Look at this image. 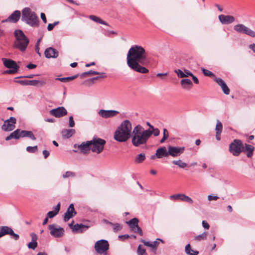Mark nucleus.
I'll use <instances>...</instances> for the list:
<instances>
[{"mask_svg": "<svg viewBox=\"0 0 255 255\" xmlns=\"http://www.w3.org/2000/svg\"><path fill=\"white\" fill-rule=\"evenodd\" d=\"M56 80H59L63 82H67V77H64V78H58L56 79Z\"/></svg>", "mask_w": 255, "mask_h": 255, "instance_id": "62", "label": "nucleus"}, {"mask_svg": "<svg viewBox=\"0 0 255 255\" xmlns=\"http://www.w3.org/2000/svg\"><path fill=\"white\" fill-rule=\"evenodd\" d=\"M180 201L186 202L190 204H192L193 203V200L190 197L186 196L184 194H181Z\"/></svg>", "mask_w": 255, "mask_h": 255, "instance_id": "39", "label": "nucleus"}, {"mask_svg": "<svg viewBox=\"0 0 255 255\" xmlns=\"http://www.w3.org/2000/svg\"><path fill=\"white\" fill-rule=\"evenodd\" d=\"M254 147L251 145L245 144V149L247 152V155L248 157H250L253 155V152L254 150Z\"/></svg>", "mask_w": 255, "mask_h": 255, "instance_id": "35", "label": "nucleus"}, {"mask_svg": "<svg viewBox=\"0 0 255 255\" xmlns=\"http://www.w3.org/2000/svg\"><path fill=\"white\" fill-rule=\"evenodd\" d=\"M69 126L71 128L74 127L75 126V122H74L73 118L72 116H70L69 117Z\"/></svg>", "mask_w": 255, "mask_h": 255, "instance_id": "54", "label": "nucleus"}, {"mask_svg": "<svg viewBox=\"0 0 255 255\" xmlns=\"http://www.w3.org/2000/svg\"><path fill=\"white\" fill-rule=\"evenodd\" d=\"M169 198L172 200H180L181 194L171 195Z\"/></svg>", "mask_w": 255, "mask_h": 255, "instance_id": "49", "label": "nucleus"}, {"mask_svg": "<svg viewBox=\"0 0 255 255\" xmlns=\"http://www.w3.org/2000/svg\"><path fill=\"white\" fill-rule=\"evenodd\" d=\"M42 153L45 158H46L49 155V152L46 150H44Z\"/></svg>", "mask_w": 255, "mask_h": 255, "instance_id": "59", "label": "nucleus"}, {"mask_svg": "<svg viewBox=\"0 0 255 255\" xmlns=\"http://www.w3.org/2000/svg\"><path fill=\"white\" fill-rule=\"evenodd\" d=\"M215 81L217 82V83H218V85L221 86L223 92L225 94L229 95L230 94V89L223 80L219 78H215Z\"/></svg>", "mask_w": 255, "mask_h": 255, "instance_id": "23", "label": "nucleus"}, {"mask_svg": "<svg viewBox=\"0 0 255 255\" xmlns=\"http://www.w3.org/2000/svg\"><path fill=\"white\" fill-rule=\"evenodd\" d=\"M244 148L243 144L240 140L235 139L230 145V151L234 155L238 156Z\"/></svg>", "mask_w": 255, "mask_h": 255, "instance_id": "9", "label": "nucleus"}, {"mask_svg": "<svg viewBox=\"0 0 255 255\" xmlns=\"http://www.w3.org/2000/svg\"><path fill=\"white\" fill-rule=\"evenodd\" d=\"M91 141H87L86 142H83L80 145L77 146L76 144L74 145L75 148L77 147L81 152L86 154L87 153L90 149Z\"/></svg>", "mask_w": 255, "mask_h": 255, "instance_id": "22", "label": "nucleus"}, {"mask_svg": "<svg viewBox=\"0 0 255 255\" xmlns=\"http://www.w3.org/2000/svg\"><path fill=\"white\" fill-rule=\"evenodd\" d=\"M76 214L75 211L74 205L71 204L67 210L66 212L64 214V220L65 222H67L70 219L73 217Z\"/></svg>", "mask_w": 255, "mask_h": 255, "instance_id": "20", "label": "nucleus"}, {"mask_svg": "<svg viewBox=\"0 0 255 255\" xmlns=\"http://www.w3.org/2000/svg\"><path fill=\"white\" fill-rule=\"evenodd\" d=\"M26 150L30 153H34L37 150V146L36 145L34 146H27Z\"/></svg>", "mask_w": 255, "mask_h": 255, "instance_id": "45", "label": "nucleus"}, {"mask_svg": "<svg viewBox=\"0 0 255 255\" xmlns=\"http://www.w3.org/2000/svg\"><path fill=\"white\" fill-rule=\"evenodd\" d=\"M191 77H192V80L194 83H195L196 84H198L199 83V80H198V78L195 76H194L192 74V76H191Z\"/></svg>", "mask_w": 255, "mask_h": 255, "instance_id": "58", "label": "nucleus"}, {"mask_svg": "<svg viewBox=\"0 0 255 255\" xmlns=\"http://www.w3.org/2000/svg\"><path fill=\"white\" fill-rule=\"evenodd\" d=\"M75 132L74 129H64L62 130L61 134L63 138H68L71 137Z\"/></svg>", "mask_w": 255, "mask_h": 255, "instance_id": "28", "label": "nucleus"}, {"mask_svg": "<svg viewBox=\"0 0 255 255\" xmlns=\"http://www.w3.org/2000/svg\"><path fill=\"white\" fill-rule=\"evenodd\" d=\"M109 248L108 242L105 240H101L96 242L95 249L99 254H104L106 252Z\"/></svg>", "mask_w": 255, "mask_h": 255, "instance_id": "10", "label": "nucleus"}, {"mask_svg": "<svg viewBox=\"0 0 255 255\" xmlns=\"http://www.w3.org/2000/svg\"><path fill=\"white\" fill-rule=\"evenodd\" d=\"M41 18L42 19V20H43V22L44 23H46L47 21H46V16L45 15V14L44 13H41Z\"/></svg>", "mask_w": 255, "mask_h": 255, "instance_id": "60", "label": "nucleus"}, {"mask_svg": "<svg viewBox=\"0 0 255 255\" xmlns=\"http://www.w3.org/2000/svg\"><path fill=\"white\" fill-rule=\"evenodd\" d=\"M145 250L143 248L141 247V245H139L137 249L138 255H145Z\"/></svg>", "mask_w": 255, "mask_h": 255, "instance_id": "46", "label": "nucleus"}, {"mask_svg": "<svg viewBox=\"0 0 255 255\" xmlns=\"http://www.w3.org/2000/svg\"><path fill=\"white\" fill-rule=\"evenodd\" d=\"M151 136V132L144 129L140 125L135 126L131 135V142L135 147L145 144Z\"/></svg>", "mask_w": 255, "mask_h": 255, "instance_id": "3", "label": "nucleus"}, {"mask_svg": "<svg viewBox=\"0 0 255 255\" xmlns=\"http://www.w3.org/2000/svg\"><path fill=\"white\" fill-rule=\"evenodd\" d=\"M180 84L182 88L186 90H190L193 87V83L189 79H182Z\"/></svg>", "mask_w": 255, "mask_h": 255, "instance_id": "24", "label": "nucleus"}, {"mask_svg": "<svg viewBox=\"0 0 255 255\" xmlns=\"http://www.w3.org/2000/svg\"><path fill=\"white\" fill-rule=\"evenodd\" d=\"M58 23H59L58 21H56V22H54L53 23H49L47 26V30L48 31L52 30L53 29V28L54 27V26L55 25H56L57 24H58Z\"/></svg>", "mask_w": 255, "mask_h": 255, "instance_id": "51", "label": "nucleus"}, {"mask_svg": "<svg viewBox=\"0 0 255 255\" xmlns=\"http://www.w3.org/2000/svg\"><path fill=\"white\" fill-rule=\"evenodd\" d=\"M249 47L250 49H251L255 53V44L253 43L251 45H250Z\"/></svg>", "mask_w": 255, "mask_h": 255, "instance_id": "63", "label": "nucleus"}, {"mask_svg": "<svg viewBox=\"0 0 255 255\" xmlns=\"http://www.w3.org/2000/svg\"><path fill=\"white\" fill-rule=\"evenodd\" d=\"M44 54L47 58H56L58 56V52L53 48L48 47L45 50Z\"/></svg>", "mask_w": 255, "mask_h": 255, "instance_id": "21", "label": "nucleus"}, {"mask_svg": "<svg viewBox=\"0 0 255 255\" xmlns=\"http://www.w3.org/2000/svg\"><path fill=\"white\" fill-rule=\"evenodd\" d=\"M49 113L50 115L56 118L63 117L67 113V110L63 107L52 109L50 111Z\"/></svg>", "mask_w": 255, "mask_h": 255, "instance_id": "15", "label": "nucleus"}, {"mask_svg": "<svg viewBox=\"0 0 255 255\" xmlns=\"http://www.w3.org/2000/svg\"><path fill=\"white\" fill-rule=\"evenodd\" d=\"M21 20L30 26L38 25V17L29 7H25L22 10Z\"/></svg>", "mask_w": 255, "mask_h": 255, "instance_id": "4", "label": "nucleus"}, {"mask_svg": "<svg viewBox=\"0 0 255 255\" xmlns=\"http://www.w3.org/2000/svg\"><path fill=\"white\" fill-rule=\"evenodd\" d=\"M138 220L137 218H133L129 220L128 222H127V223L128 224L131 230L133 232L135 230L136 228L138 227Z\"/></svg>", "mask_w": 255, "mask_h": 255, "instance_id": "31", "label": "nucleus"}, {"mask_svg": "<svg viewBox=\"0 0 255 255\" xmlns=\"http://www.w3.org/2000/svg\"><path fill=\"white\" fill-rule=\"evenodd\" d=\"M48 229L50 231V234L55 238L61 237L64 234V229L56 225H49Z\"/></svg>", "mask_w": 255, "mask_h": 255, "instance_id": "11", "label": "nucleus"}, {"mask_svg": "<svg viewBox=\"0 0 255 255\" xmlns=\"http://www.w3.org/2000/svg\"><path fill=\"white\" fill-rule=\"evenodd\" d=\"M28 137L33 140H35L36 139V138L32 131L20 129V137Z\"/></svg>", "mask_w": 255, "mask_h": 255, "instance_id": "27", "label": "nucleus"}, {"mask_svg": "<svg viewBox=\"0 0 255 255\" xmlns=\"http://www.w3.org/2000/svg\"><path fill=\"white\" fill-rule=\"evenodd\" d=\"M16 41L15 47L22 51H24L29 43V40L21 30H16L14 31Z\"/></svg>", "mask_w": 255, "mask_h": 255, "instance_id": "5", "label": "nucleus"}, {"mask_svg": "<svg viewBox=\"0 0 255 255\" xmlns=\"http://www.w3.org/2000/svg\"><path fill=\"white\" fill-rule=\"evenodd\" d=\"M234 29L238 33L245 34L252 37H255V31L243 24H237L234 26Z\"/></svg>", "mask_w": 255, "mask_h": 255, "instance_id": "8", "label": "nucleus"}, {"mask_svg": "<svg viewBox=\"0 0 255 255\" xmlns=\"http://www.w3.org/2000/svg\"><path fill=\"white\" fill-rule=\"evenodd\" d=\"M146 156L144 153H140L135 156L134 159L135 164H140L142 163L145 159Z\"/></svg>", "mask_w": 255, "mask_h": 255, "instance_id": "30", "label": "nucleus"}, {"mask_svg": "<svg viewBox=\"0 0 255 255\" xmlns=\"http://www.w3.org/2000/svg\"><path fill=\"white\" fill-rule=\"evenodd\" d=\"M31 236H32V242H30L28 244V248L29 249H31L32 250H34L36 247H37V242H36V241H33L34 239H36V235L35 234H31Z\"/></svg>", "mask_w": 255, "mask_h": 255, "instance_id": "36", "label": "nucleus"}, {"mask_svg": "<svg viewBox=\"0 0 255 255\" xmlns=\"http://www.w3.org/2000/svg\"><path fill=\"white\" fill-rule=\"evenodd\" d=\"M202 224L203 227L205 229L208 230L209 229L210 226L207 221H206L205 220L203 221L202 222Z\"/></svg>", "mask_w": 255, "mask_h": 255, "instance_id": "53", "label": "nucleus"}, {"mask_svg": "<svg viewBox=\"0 0 255 255\" xmlns=\"http://www.w3.org/2000/svg\"><path fill=\"white\" fill-rule=\"evenodd\" d=\"M172 163L182 168H184L187 166V164L185 162H183L181 160H173Z\"/></svg>", "mask_w": 255, "mask_h": 255, "instance_id": "40", "label": "nucleus"}, {"mask_svg": "<svg viewBox=\"0 0 255 255\" xmlns=\"http://www.w3.org/2000/svg\"><path fill=\"white\" fill-rule=\"evenodd\" d=\"M208 236V232H204L202 234L197 235L196 237H195V240L197 241H204L207 239Z\"/></svg>", "mask_w": 255, "mask_h": 255, "instance_id": "37", "label": "nucleus"}, {"mask_svg": "<svg viewBox=\"0 0 255 255\" xmlns=\"http://www.w3.org/2000/svg\"><path fill=\"white\" fill-rule=\"evenodd\" d=\"M13 138L17 139L20 138V129H17L11 133Z\"/></svg>", "mask_w": 255, "mask_h": 255, "instance_id": "44", "label": "nucleus"}, {"mask_svg": "<svg viewBox=\"0 0 255 255\" xmlns=\"http://www.w3.org/2000/svg\"><path fill=\"white\" fill-rule=\"evenodd\" d=\"M15 123L16 119L14 117H10L9 120L4 122L1 128L4 131H11L15 128Z\"/></svg>", "mask_w": 255, "mask_h": 255, "instance_id": "14", "label": "nucleus"}, {"mask_svg": "<svg viewBox=\"0 0 255 255\" xmlns=\"http://www.w3.org/2000/svg\"><path fill=\"white\" fill-rule=\"evenodd\" d=\"M88 228L89 227L88 226L82 224H77L73 226V231L82 233L87 230Z\"/></svg>", "mask_w": 255, "mask_h": 255, "instance_id": "29", "label": "nucleus"}, {"mask_svg": "<svg viewBox=\"0 0 255 255\" xmlns=\"http://www.w3.org/2000/svg\"><path fill=\"white\" fill-rule=\"evenodd\" d=\"M185 150L184 147L172 146L168 147V153L172 157H177L183 153Z\"/></svg>", "mask_w": 255, "mask_h": 255, "instance_id": "13", "label": "nucleus"}, {"mask_svg": "<svg viewBox=\"0 0 255 255\" xmlns=\"http://www.w3.org/2000/svg\"><path fill=\"white\" fill-rule=\"evenodd\" d=\"M83 74L84 75H98V74H100V73L95 71L90 70L88 72L84 73Z\"/></svg>", "mask_w": 255, "mask_h": 255, "instance_id": "52", "label": "nucleus"}, {"mask_svg": "<svg viewBox=\"0 0 255 255\" xmlns=\"http://www.w3.org/2000/svg\"><path fill=\"white\" fill-rule=\"evenodd\" d=\"M20 11L19 10H15L6 19L3 20L2 22H9L11 23H16L18 21L20 17Z\"/></svg>", "mask_w": 255, "mask_h": 255, "instance_id": "16", "label": "nucleus"}, {"mask_svg": "<svg viewBox=\"0 0 255 255\" xmlns=\"http://www.w3.org/2000/svg\"><path fill=\"white\" fill-rule=\"evenodd\" d=\"M90 149L92 152L97 153H101L104 149V146L106 143V141L98 137H94L92 140H90Z\"/></svg>", "mask_w": 255, "mask_h": 255, "instance_id": "6", "label": "nucleus"}, {"mask_svg": "<svg viewBox=\"0 0 255 255\" xmlns=\"http://www.w3.org/2000/svg\"><path fill=\"white\" fill-rule=\"evenodd\" d=\"M89 18L90 19L96 22H97V23L103 24V25H108V24H107V23L106 22H105L104 20H103L99 17H97V16H95V15H90L89 16Z\"/></svg>", "mask_w": 255, "mask_h": 255, "instance_id": "33", "label": "nucleus"}, {"mask_svg": "<svg viewBox=\"0 0 255 255\" xmlns=\"http://www.w3.org/2000/svg\"><path fill=\"white\" fill-rule=\"evenodd\" d=\"M219 198V197L217 196H212L211 195L208 196V200L210 201L212 200L216 201Z\"/></svg>", "mask_w": 255, "mask_h": 255, "instance_id": "55", "label": "nucleus"}, {"mask_svg": "<svg viewBox=\"0 0 255 255\" xmlns=\"http://www.w3.org/2000/svg\"><path fill=\"white\" fill-rule=\"evenodd\" d=\"M134 233H138L140 235H142V230L138 226L136 228L134 231H133Z\"/></svg>", "mask_w": 255, "mask_h": 255, "instance_id": "57", "label": "nucleus"}, {"mask_svg": "<svg viewBox=\"0 0 255 255\" xmlns=\"http://www.w3.org/2000/svg\"><path fill=\"white\" fill-rule=\"evenodd\" d=\"M162 242V241L159 239H157L156 241H154L152 242H144V245L146 246L149 247L151 248L152 250L155 251L156 250L157 247L158 246L159 244V242Z\"/></svg>", "mask_w": 255, "mask_h": 255, "instance_id": "26", "label": "nucleus"}, {"mask_svg": "<svg viewBox=\"0 0 255 255\" xmlns=\"http://www.w3.org/2000/svg\"><path fill=\"white\" fill-rule=\"evenodd\" d=\"M151 132V135L153 134L155 136H158L160 133V131L158 128L152 129V130L148 129Z\"/></svg>", "mask_w": 255, "mask_h": 255, "instance_id": "50", "label": "nucleus"}, {"mask_svg": "<svg viewBox=\"0 0 255 255\" xmlns=\"http://www.w3.org/2000/svg\"><path fill=\"white\" fill-rule=\"evenodd\" d=\"M75 176V174L73 172L67 171L62 175L63 178H66L69 177H73Z\"/></svg>", "mask_w": 255, "mask_h": 255, "instance_id": "42", "label": "nucleus"}, {"mask_svg": "<svg viewBox=\"0 0 255 255\" xmlns=\"http://www.w3.org/2000/svg\"><path fill=\"white\" fill-rule=\"evenodd\" d=\"M119 113V112L116 110H100L98 112L99 115L104 118L114 117L116 116Z\"/></svg>", "mask_w": 255, "mask_h": 255, "instance_id": "17", "label": "nucleus"}, {"mask_svg": "<svg viewBox=\"0 0 255 255\" xmlns=\"http://www.w3.org/2000/svg\"><path fill=\"white\" fill-rule=\"evenodd\" d=\"M77 77V75H74V76H71V77H67V81H69V80H73L74 79H75Z\"/></svg>", "mask_w": 255, "mask_h": 255, "instance_id": "64", "label": "nucleus"}, {"mask_svg": "<svg viewBox=\"0 0 255 255\" xmlns=\"http://www.w3.org/2000/svg\"><path fill=\"white\" fill-rule=\"evenodd\" d=\"M10 235L14 240H17L19 239V235L15 234L11 228L7 226H2L0 228V238L6 235Z\"/></svg>", "mask_w": 255, "mask_h": 255, "instance_id": "12", "label": "nucleus"}, {"mask_svg": "<svg viewBox=\"0 0 255 255\" xmlns=\"http://www.w3.org/2000/svg\"><path fill=\"white\" fill-rule=\"evenodd\" d=\"M127 65L134 71L145 74L148 70L141 65L146 63V54L145 49L137 45L131 47L127 54Z\"/></svg>", "mask_w": 255, "mask_h": 255, "instance_id": "1", "label": "nucleus"}, {"mask_svg": "<svg viewBox=\"0 0 255 255\" xmlns=\"http://www.w3.org/2000/svg\"><path fill=\"white\" fill-rule=\"evenodd\" d=\"M60 207V204L58 203L55 207L54 211H49L47 213V217L52 218L56 216L59 211Z\"/></svg>", "mask_w": 255, "mask_h": 255, "instance_id": "32", "label": "nucleus"}, {"mask_svg": "<svg viewBox=\"0 0 255 255\" xmlns=\"http://www.w3.org/2000/svg\"><path fill=\"white\" fill-rule=\"evenodd\" d=\"M168 137V132L166 128L163 129V135L162 139L160 140V143H163L165 140Z\"/></svg>", "mask_w": 255, "mask_h": 255, "instance_id": "43", "label": "nucleus"}, {"mask_svg": "<svg viewBox=\"0 0 255 255\" xmlns=\"http://www.w3.org/2000/svg\"><path fill=\"white\" fill-rule=\"evenodd\" d=\"M223 129V126L221 122L219 120L217 121V124L216 126V132L221 133Z\"/></svg>", "mask_w": 255, "mask_h": 255, "instance_id": "41", "label": "nucleus"}, {"mask_svg": "<svg viewBox=\"0 0 255 255\" xmlns=\"http://www.w3.org/2000/svg\"><path fill=\"white\" fill-rule=\"evenodd\" d=\"M36 67V65H35V64H28L27 66H26V67L28 68V69H34L35 68V67Z\"/></svg>", "mask_w": 255, "mask_h": 255, "instance_id": "61", "label": "nucleus"}, {"mask_svg": "<svg viewBox=\"0 0 255 255\" xmlns=\"http://www.w3.org/2000/svg\"><path fill=\"white\" fill-rule=\"evenodd\" d=\"M184 74L185 75V77H188L189 76H192V73L189 70L187 69L184 70Z\"/></svg>", "mask_w": 255, "mask_h": 255, "instance_id": "56", "label": "nucleus"}, {"mask_svg": "<svg viewBox=\"0 0 255 255\" xmlns=\"http://www.w3.org/2000/svg\"><path fill=\"white\" fill-rule=\"evenodd\" d=\"M219 19L223 24H229L235 21V17L230 15L221 14L219 15Z\"/></svg>", "mask_w": 255, "mask_h": 255, "instance_id": "19", "label": "nucleus"}, {"mask_svg": "<svg viewBox=\"0 0 255 255\" xmlns=\"http://www.w3.org/2000/svg\"><path fill=\"white\" fill-rule=\"evenodd\" d=\"M185 252L188 255H198V252L194 251L191 248L190 244H188L185 247Z\"/></svg>", "mask_w": 255, "mask_h": 255, "instance_id": "34", "label": "nucleus"}, {"mask_svg": "<svg viewBox=\"0 0 255 255\" xmlns=\"http://www.w3.org/2000/svg\"><path fill=\"white\" fill-rule=\"evenodd\" d=\"M132 130L131 122L128 120H124L115 130L114 138L117 141L125 142L131 137Z\"/></svg>", "mask_w": 255, "mask_h": 255, "instance_id": "2", "label": "nucleus"}, {"mask_svg": "<svg viewBox=\"0 0 255 255\" xmlns=\"http://www.w3.org/2000/svg\"><path fill=\"white\" fill-rule=\"evenodd\" d=\"M202 71L203 73V74L205 75V76H214V74L211 71L208 70H206L204 68H202Z\"/></svg>", "mask_w": 255, "mask_h": 255, "instance_id": "48", "label": "nucleus"}, {"mask_svg": "<svg viewBox=\"0 0 255 255\" xmlns=\"http://www.w3.org/2000/svg\"><path fill=\"white\" fill-rule=\"evenodd\" d=\"M16 83H19L22 85H30L36 86L37 85L43 86L45 83L43 81L39 80H18L15 81Z\"/></svg>", "mask_w": 255, "mask_h": 255, "instance_id": "18", "label": "nucleus"}, {"mask_svg": "<svg viewBox=\"0 0 255 255\" xmlns=\"http://www.w3.org/2000/svg\"><path fill=\"white\" fill-rule=\"evenodd\" d=\"M168 155H169L168 151H167L165 147L158 148L156 151V156L158 158L166 157Z\"/></svg>", "mask_w": 255, "mask_h": 255, "instance_id": "25", "label": "nucleus"}, {"mask_svg": "<svg viewBox=\"0 0 255 255\" xmlns=\"http://www.w3.org/2000/svg\"><path fill=\"white\" fill-rule=\"evenodd\" d=\"M105 222L107 224H109L110 226H111L113 228L114 231L115 232L120 231L122 229V226L119 224H113L107 221H105Z\"/></svg>", "mask_w": 255, "mask_h": 255, "instance_id": "38", "label": "nucleus"}, {"mask_svg": "<svg viewBox=\"0 0 255 255\" xmlns=\"http://www.w3.org/2000/svg\"><path fill=\"white\" fill-rule=\"evenodd\" d=\"M1 60L4 66L9 69L4 71V74H13L18 71L19 66L14 61L5 58H2Z\"/></svg>", "mask_w": 255, "mask_h": 255, "instance_id": "7", "label": "nucleus"}, {"mask_svg": "<svg viewBox=\"0 0 255 255\" xmlns=\"http://www.w3.org/2000/svg\"><path fill=\"white\" fill-rule=\"evenodd\" d=\"M175 73H176L178 77L179 78H185L184 74V71H182L180 69H177L174 71Z\"/></svg>", "mask_w": 255, "mask_h": 255, "instance_id": "47", "label": "nucleus"}]
</instances>
